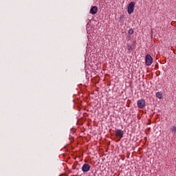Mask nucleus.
Wrapping results in <instances>:
<instances>
[{"instance_id":"obj_1","label":"nucleus","mask_w":176,"mask_h":176,"mask_svg":"<svg viewBox=\"0 0 176 176\" xmlns=\"http://www.w3.org/2000/svg\"><path fill=\"white\" fill-rule=\"evenodd\" d=\"M152 63H153V58H152V56L149 54H146V56H145L146 65H147V67H149L152 65Z\"/></svg>"},{"instance_id":"obj_2","label":"nucleus","mask_w":176,"mask_h":176,"mask_svg":"<svg viewBox=\"0 0 176 176\" xmlns=\"http://www.w3.org/2000/svg\"><path fill=\"white\" fill-rule=\"evenodd\" d=\"M134 6H135V3L134 1L131 2L128 5L127 9H128L129 14H131V13H133V12H134Z\"/></svg>"},{"instance_id":"obj_3","label":"nucleus","mask_w":176,"mask_h":176,"mask_svg":"<svg viewBox=\"0 0 176 176\" xmlns=\"http://www.w3.org/2000/svg\"><path fill=\"white\" fill-rule=\"evenodd\" d=\"M124 134V133L123 132V131L120 130V129H117L115 131V135L116 137H119V141H120V140H122V138H123V135Z\"/></svg>"},{"instance_id":"obj_4","label":"nucleus","mask_w":176,"mask_h":176,"mask_svg":"<svg viewBox=\"0 0 176 176\" xmlns=\"http://www.w3.org/2000/svg\"><path fill=\"white\" fill-rule=\"evenodd\" d=\"M137 104H138V108H140V109H142V108L145 107V100L144 99H140L138 100Z\"/></svg>"},{"instance_id":"obj_5","label":"nucleus","mask_w":176,"mask_h":176,"mask_svg":"<svg viewBox=\"0 0 176 176\" xmlns=\"http://www.w3.org/2000/svg\"><path fill=\"white\" fill-rule=\"evenodd\" d=\"M91 167L89 164H84L82 166V171H83V173H87L89 171Z\"/></svg>"},{"instance_id":"obj_6","label":"nucleus","mask_w":176,"mask_h":176,"mask_svg":"<svg viewBox=\"0 0 176 176\" xmlns=\"http://www.w3.org/2000/svg\"><path fill=\"white\" fill-rule=\"evenodd\" d=\"M98 12V8L97 6H94L91 8L89 13L91 14H96Z\"/></svg>"},{"instance_id":"obj_7","label":"nucleus","mask_w":176,"mask_h":176,"mask_svg":"<svg viewBox=\"0 0 176 176\" xmlns=\"http://www.w3.org/2000/svg\"><path fill=\"white\" fill-rule=\"evenodd\" d=\"M126 49H127L129 53H131V52H133V47L131 45V44L126 45Z\"/></svg>"},{"instance_id":"obj_8","label":"nucleus","mask_w":176,"mask_h":176,"mask_svg":"<svg viewBox=\"0 0 176 176\" xmlns=\"http://www.w3.org/2000/svg\"><path fill=\"white\" fill-rule=\"evenodd\" d=\"M170 131L173 133V134H176V125H174L173 126L170 127Z\"/></svg>"},{"instance_id":"obj_9","label":"nucleus","mask_w":176,"mask_h":176,"mask_svg":"<svg viewBox=\"0 0 176 176\" xmlns=\"http://www.w3.org/2000/svg\"><path fill=\"white\" fill-rule=\"evenodd\" d=\"M156 97H157V98H159L160 100L162 99V93L157 92L156 93Z\"/></svg>"},{"instance_id":"obj_10","label":"nucleus","mask_w":176,"mask_h":176,"mask_svg":"<svg viewBox=\"0 0 176 176\" xmlns=\"http://www.w3.org/2000/svg\"><path fill=\"white\" fill-rule=\"evenodd\" d=\"M129 34H134V30H133V29H131L129 30Z\"/></svg>"}]
</instances>
